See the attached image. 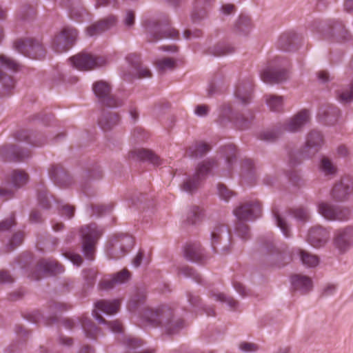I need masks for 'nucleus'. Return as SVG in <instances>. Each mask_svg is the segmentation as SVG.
<instances>
[{
    "label": "nucleus",
    "mask_w": 353,
    "mask_h": 353,
    "mask_svg": "<svg viewBox=\"0 0 353 353\" xmlns=\"http://www.w3.org/2000/svg\"><path fill=\"white\" fill-rule=\"evenodd\" d=\"M142 316L150 325L163 328L168 335L179 333L184 326L183 319L175 317L172 310L166 305H162L155 309L146 308Z\"/></svg>",
    "instance_id": "1"
},
{
    "label": "nucleus",
    "mask_w": 353,
    "mask_h": 353,
    "mask_svg": "<svg viewBox=\"0 0 353 353\" xmlns=\"http://www.w3.org/2000/svg\"><path fill=\"white\" fill-rule=\"evenodd\" d=\"M261 205L257 201L241 203L234 210V214L238 219L235 232L243 241H247L251 236L250 227L244 221L255 220L261 216Z\"/></svg>",
    "instance_id": "2"
},
{
    "label": "nucleus",
    "mask_w": 353,
    "mask_h": 353,
    "mask_svg": "<svg viewBox=\"0 0 353 353\" xmlns=\"http://www.w3.org/2000/svg\"><path fill=\"white\" fill-rule=\"evenodd\" d=\"M260 248L266 252V263L270 267L281 268L290 263L292 256L289 252L280 250L273 243L271 234L259 238Z\"/></svg>",
    "instance_id": "3"
},
{
    "label": "nucleus",
    "mask_w": 353,
    "mask_h": 353,
    "mask_svg": "<svg viewBox=\"0 0 353 353\" xmlns=\"http://www.w3.org/2000/svg\"><path fill=\"white\" fill-rule=\"evenodd\" d=\"M48 312L45 315L40 310H34L28 316V320L33 323H43L46 326H50L59 323V314L67 311L70 306L64 303L50 301L48 303Z\"/></svg>",
    "instance_id": "4"
},
{
    "label": "nucleus",
    "mask_w": 353,
    "mask_h": 353,
    "mask_svg": "<svg viewBox=\"0 0 353 353\" xmlns=\"http://www.w3.org/2000/svg\"><path fill=\"white\" fill-rule=\"evenodd\" d=\"M215 166H216V161L214 159H208L199 163L194 174L183 182L181 185V190L189 194H193Z\"/></svg>",
    "instance_id": "5"
},
{
    "label": "nucleus",
    "mask_w": 353,
    "mask_h": 353,
    "mask_svg": "<svg viewBox=\"0 0 353 353\" xmlns=\"http://www.w3.org/2000/svg\"><path fill=\"white\" fill-rule=\"evenodd\" d=\"M134 239L128 234H117L109 240L106 254L109 258L119 259L128 254L134 245Z\"/></svg>",
    "instance_id": "6"
},
{
    "label": "nucleus",
    "mask_w": 353,
    "mask_h": 353,
    "mask_svg": "<svg viewBox=\"0 0 353 353\" xmlns=\"http://www.w3.org/2000/svg\"><path fill=\"white\" fill-rule=\"evenodd\" d=\"M82 240V253L88 260L92 261L94 258L96 244L102 234V230L98 228L96 223H90L80 230Z\"/></svg>",
    "instance_id": "7"
},
{
    "label": "nucleus",
    "mask_w": 353,
    "mask_h": 353,
    "mask_svg": "<svg viewBox=\"0 0 353 353\" xmlns=\"http://www.w3.org/2000/svg\"><path fill=\"white\" fill-rule=\"evenodd\" d=\"M231 243L230 229L223 224H216L210 232V245L212 250L218 254H228Z\"/></svg>",
    "instance_id": "8"
},
{
    "label": "nucleus",
    "mask_w": 353,
    "mask_h": 353,
    "mask_svg": "<svg viewBox=\"0 0 353 353\" xmlns=\"http://www.w3.org/2000/svg\"><path fill=\"white\" fill-rule=\"evenodd\" d=\"M14 48L19 52L32 59L42 60L46 51L42 43L33 38L19 39L14 41Z\"/></svg>",
    "instance_id": "9"
},
{
    "label": "nucleus",
    "mask_w": 353,
    "mask_h": 353,
    "mask_svg": "<svg viewBox=\"0 0 353 353\" xmlns=\"http://www.w3.org/2000/svg\"><path fill=\"white\" fill-rule=\"evenodd\" d=\"M65 137L64 132H60L56 136L48 139L42 134L32 132L27 130H20L14 134V138L16 141L20 142H26L32 147H41L45 144H55Z\"/></svg>",
    "instance_id": "10"
},
{
    "label": "nucleus",
    "mask_w": 353,
    "mask_h": 353,
    "mask_svg": "<svg viewBox=\"0 0 353 353\" xmlns=\"http://www.w3.org/2000/svg\"><path fill=\"white\" fill-rule=\"evenodd\" d=\"M92 91L99 103L103 106L114 108L122 105L121 99L112 94L110 84L103 80L97 81L92 84Z\"/></svg>",
    "instance_id": "11"
},
{
    "label": "nucleus",
    "mask_w": 353,
    "mask_h": 353,
    "mask_svg": "<svg viewBox=\"0 0 353 353\" xmlns=\"http://www.w3.org/2000/svg\"><path fill=\"white\" fill-rule=\"evenodd\" d=\"M252 114L249 117H245L243 114L236 112L233 108L227 104L221 105L219 108V121L221 123L226 122H232L235 126L241 130H246L250 127Z\"/></svg>",
    "instance_id": "12"
},
{
    "label": "nucleus",
    "mask_w": 353,
    "mask_h": 353,
    "mask_svg": "<svg viewBox=\"0 0 353 353\" xmlns=\"http://www.w3.org/2000/svg\"><path fill=\"white\" fill-rule=\"evenodd\" d=\"M323 143L322 133L316 130H311L306 136L305 144L299 150V157L303 159H312L321 150Z\"/></svg>",
    "instance_id": "13"
},
{
    "label": "nucleus",
    "mask_w": 353,
    "mask_h": 353,
    "mask_svg": "<svg viewBox=\"0 0 353 353\" xmlns=\"http://www.w3.org/2000/svg\"><path fill=\"white\" fill-rule=\"evenodd\" d=\"M318 212L328 221H344L349 219L350 210L347 208L321 201L317 204Z\"/></svg>",
    "instance_id": "14"
},
{
    "label": "nucleus",
    "mask_w": 353,
    "mask_h": 353,
    "mask_svg": "<svg viewBox=\"0 0 353 353\" xmlns=\"http://www.w3.org/2000/svg\"><path fill=\"white\" fill-rule=\"evenodd\" d=\"M62 323L68 330H72L76 326L79 325L85 336L92 340L97 339V335L100 332V329L95 323L90 319L85 316L77 319H64Z\"/></svg>",
    "instance_id": "15"
},
{
    "label": "nucleus",
    "mask_w": 353,
    "mask_h": 353,
    "mask_svg": "<svg viewBox=\"0 0 353 353\" xmlns=\"http://www.w3.org/2000/svg\"><path fill=\"white\" fill-rule=\"evenodd\" d=\"M77 38V31L70 27H66L57 35L52 41V48L57 52H63L69 50Z\"/></svg>",
    "instance_id": "16"
},
{
    "label": "nucleus",
    "mask_w": 353,
    "mask_h": 353,
    "mask_svg": "<svg viewBox=\"0 0 353 353\" xmlns=\"http://www.w3.org/2000/svg\"><path fill=\"white\" fill-rule=\"evenodd\" d=\"M70 61L72 66H103L110 63L107 56H95L84 52L70 57Z\"/></svg>",
    "instance_id": "17"
},
{
    "label": "nucleus",
    "mask_w": 353,
    "mask_h": 353,
    "mask_svg": "<svg viewBox=\"0 0 353 353\" xmlns=\"http://www.w3.org/2000/svg\"><path fill=\"white\" fill-rule=\"evenodd\" d=\"M333 245L340 254H345L353 246V228L345 227L335 231Z\"/></svg>",
    "instance_id": "18"
},
{
    "label": "nucleus",
    "mask_w": 353,
    "mask_h": 353,
    "mask_svg": "<svg viewBox=\"0 0 353 353\" xmlns=\"http://www.w3.org/2000/svg\"><path fill=\"white\" fill-rule=\"evenodd\" d=\"M30 157V151L16 144L0 146V159L3 161H22Z\"/></svg>",
    "instance_id": "19"
},
{
    "label": "nucleus",
    "mask_w": 353,
    "mask_h": 353,
    "mask_svg": "<svg viewBox=\"0 0 353 353\" xmlns=\"http://www.w3.org/2000/svg\"><path fill=\"white\" fill-rule=\"evenodd\" d=\"M353 194V177L343 176L336 182L331 191L332 198L336 201H343L348 199Z\"/></svg>",
    "instance_id": "20"
},
{
    "label": "nucleus",
    "mask_w": 353,
    "mask_h": 353,
    "mask_svg": "<svg viewBox=\"0 0 353 353\" xmlns=\"http://www.w3.org/2000/svg\"><path fill=\"white\" fill-rule=\"evenodd\" d=\"M253 83L250 78L239 81L236 85L234 95L239 104L247 106L253 97Z\"/></svg>",
    "instance_id": "21"
},
{
    "label": "nucleus",
    "mask_w": 353,
    "mask_h": 353,
    "mask_svg": "<svg viewBox=\"0 0 353 353\" xmlns=\"http://www.w3.org/2000/svg\"><path fill=\"white\" fill-rule=\"evenodd\" d=\"M329 239V230L321 225H314L308 230L307 241L315 248L324 247L328 242Z\"/></svg>",
    "instance_id": "22"
},
{
    "label": "nucleus",
    "mask_w": 353,
    "mask_h": 353,
    "mask_svg": "<svg viewBox=\"0 0 353 353\" xmlns=\"http://www.w3.org/2000/svg\"><path fill=\"white\" fill-rule=\"evenodd\" d=\"M261 79L268 84L280 83L288 78L286 68H264L260 72Z\"/></svg>",
    "instance_id": "23"
},
{
    "label": "nucleus",
    "mask_w": 353,
    "mask_h": 353,
    "mask_svg": "<svg viewBox=\"0 0 353 353\" xmlns=\"http://www.w3.org/2000/svg\"><path fill=\"white\" fill-rule=\"evenodd\" d=\"M128 159L134 161H147L154 165L162 164L163 160L152 150L139 148L131 150L128 153Z\"/></svg>",
    "instance_id": "24"
},
{
    "label": "nucleus",
    "mask_w": 353,
    "mask_h": 353,
    "mask_svg": "<svg viewBox=\"0 0 353 353\" xmlns=\"http://www.w3.org/2000/svg\"><path fill=\"white\" fill-rule=\"evenodd\" d=\"M52 181L59 187H68L73 183V179L60 164L52 165L49 170Z\"/></svg>",
    "instance_id": "25"
},
{
    "label": "nucleus",
    "mask_w": 353,
    "mask_h": 353,
    "mask_svg": "<svg viewBox=\"0 0 353 353\" xmlns=\"http://www.w3.org/2000/svg\"><path fill=\"white\" fill-rule=\"evenodd\" d=\"M19 68H0V83L3 92L0 93V97L8 96L14 89L15 80L13 74L18 72Z\"/></svg>",
    "instance_id": "26"
},
{
    "label": "nucleus",
    "mask_w": 353,
    "mask_h": 353,
    "mask_svg": "<svg viewBox=\"0 0 353 353\" xmlns=\"http://www.w3.org/2000/svg\"><path fill=\"white\" fill-rule=\"evenodd\" d=\"M340 115V109L336 106L329 104L319 108L317 117L323 124L332 125L336 123Z\"/></svg>",
    "instance_id": "27"
},
{
    "label": "nucleus",
    "mask_w": 353,
    "mask_h": 353,
    "mask_svg": "<svg viewBox=\"0 0 353 353\" xmlns=\"http://www.w3.org/2000/svg\"><path fill=\"white\" fill-rule=\"evenodd\" d=\"M131 273L128 269H123L112 274L110 279H103L99 283V287L102 290L112 289L115 285H121L127 283L131 279Z\"/></svg>",
    "instance_id": "28"
},
{
    "label": "nucleus",
    "mask_w": 353,
    "mask_h": 353,
    "mask_svg": "<svg viewBox=\"0 0 353 353\" xmlns=\"http://www.w3.org/2000/svg\"><path fill=\"white\" fill-rule=\"evenodd\" d=\"M116 23V17L108 16L88 26L86 29L87 34L93 37L101 34L114 26Z\"/></svg>",
    "instance_id": "29"
},
{
    "label": "nucleus",
    "mask_w": 353,
    "mask_h": 353,
    "mask_svg": "<svg viewBox=\"0 0 353 353\" xmlns=\"http://www.w3.org/2000/svg\"><path fill=\"white\" fill-rule=\"evenodd\" d=\"M292 290L300 294H305L312 290V281L307 276L294 274L290 278Z\"/></svg>",
    "instance_id": "30"
},
{
    "label": "nucleus",
    "mask_w": 353,
    "mask_h": 353,
    "mask_svg": "<svg viewBox=\"0 0 353 353\" xmlns=\"http://www.w3.org/2000/svg\"><path fill=\"white\" fill-rule=\"evenodd\" d=\"M183 254L187 261L192 263H202L205 258L203 249L198 242L187 244L184 247Z\"/></svg>",
    "instance_id": "31"
},
{
    "label": "nucleus",
    "mask_w": 353,
    "mask_h": 353,
    "mask_svg": "<svg viewBox=\"0 0 353 353\" xmlns=\"http://www.w3.org/2000/svg\"><path fill=\"white\" fill-rule=\"evenodd\" d=\"M121 76L123 81L132 82L135 79L152 77L149 68H122Z\"/></svg>",
    "instance_id": "32"
},
{
    "label": "nucleus",
    "mask_w": 353,
    "mask_h": 353,
    "mask_svg": "<svg viewBox=\"0 0 353 353\" xmlns=\"http://www.w3.org/2000/svg\"><path fill=\"white\" fill-rule=\"evenodd\" d=\"M309 120V111L303 109L295 114L288 122L283 125L284 130L290 132H295L301 128Z\"/></svg>",
    "instance_id": "33"
},
{
    "label": "nucleus",
    "mask_w": 353,
    "mask_h": 353,
    "mask_svg": "<svg viewBox=\"0 0 353 353\" xmlns=\"http://www.w3.org/2000/svg\"><path fill=\"white\" fill-rule=\"evenodd\" d=\"M119 121L120 117L118 113L110 110H103L98 124L103 131L108 132L119 125Z\"/></svg>",
    "instance_id": "34"
},
{
    "label": "nucleus",
    "mask_w": 353,
    "mask_h": 353,
    "mask_svg": "<svg viewBox=\"0 0 353 353\" xmlns=\"http://www.w3.org/2000/svg\"><path fill=\"white\" fill-rule=\"evenodd\" d=\"M37 268L43 273L52 276L61 274L64 272L63 266L54 259H41L37 264Z\"/></svg>",
    "instance_id": "35"
},
{
    "label": "nucleus",
    "mask_w": 353,
    "mask_h": 353,
    "mask_svg": "<svg viewBox=\"0 0 353 353\" xmlns=\"http://www.w3.org/2000/svg\"><path fill=\"white\" fill-rule=\"evenodd\" d=\"M301 37L294 32L283 34L279 39V46L283 50H296L301 42Z\"/></svg>",
    "instance_id": "36"
},
{
    "label": "nucleus",
    "mask_w": 353,
    "mask_h": 353,
    "mask_svg": "<svg viewBox=\"0 0 353 353\" xmlns=\"http://www.w3.org/2000/svg\"><path fill=\"white\" fill-rule=\"evenodd\" d=\"M252 28L251 19L248 16L241 15L234 25L233 31L239 36H248Z\"/></svg>",
    "instance_id": "37"
},
{
    "label": "nucleus",
    "mask_w": 353,
    "mask_h": 353,
    "mask_svg": "<svg viewBox=\"0 0 353 353\" xmlns=\"http://www.w3.org/2000/svg\"><path fill=\"white\" fill-rule=\"evenodd\" d=\"M39 205L45 210L51 208V199L43 182H39L35 187Z\"/></svg>",
    "instance_id": "38"
},
{
    "label": "nucleus",
    "mask_w": 353,
    "mask_h": 353,
    "mask_svg": "<svg viewBox=\"0 0 353 353\" xmlns=\"http://www.w3.org/2000/svg\"><path fill=\"white\" fill-rule=\"evenodd\" d=\"M94 305L97 310L107 314H114L119 310L120 302L117 299L112 301L101 300L97 301Z\"/></svg>",
    "instance_id": "39"
},
{
    "label": "nucleus",
    "mask_w": 353,
    "mask_h": 353,
    "mask_svg": "<svg viewBox=\"0 0 353 353\" xmlns=\"http://www.w3.org/2000/svg\"><path fill=\"white\" fill-rule=\"evenodd\" d=\"M112 210L113 205L111 203L103 205L91 204L86 208L87 214L90 216H95L97 218L111 214Z\"/></svg>",
    "instance_id": "40"
},
{
    "label": "nucleus",
    "mask_w": 353,
    "mask_h": 353,
    "mask_svg": "<svg viewBox=\"0 0 353 353\" xmlns=\"http://www.w3.org/2000/svg\"><path fill=\"white\" fill-rule=\"evenodd\" d=\"M211 150L210 144L204 141H196L188 148V153L192 158H201Z\"/></svg>",
    "instance_id": "41"
},
{
    "label": "nucleus",
    "mask_w": 353,
    "mask_h": 353,
    "mask_svg": "<svg viewBox=\"0 0 353 353\" xmlns=\"http://www.w3.org/2000/svg\"><path fill=\"white\" fill-rule=\"evenodd\" d=\"M297 254L301 263L307 268H314L319 263L320 260L318 256L305 250L298 249Z\"/></svg>",
    "instance_id": "42"
},
{
    "label": "nucleus",
    "mask_w": 353,
    "mask_h": 353,
    "mask_svg": "<svg viewBox=\"0 0 353 353\" xmlns=\"http://www.w3.org/2000/svg\"><path fill=\"white\" fill-rule=\"evenodd\" d=\"M272 213L274 219L276 226L281 230L283 236L285 238H289L291 236L290 225L287 223L285 219L283 217L276 207H273Z\"/></svg>",
    "instance_id": "43"
},
{
    "label": "nucleus",
    "mask_w": 353,
    "mask_h": 353,
    "mask_svg": "<svg viewBox=\"0 0 353 353\" xmlns=\"http://www.w3.org/2000/svg\"><path fill=\"white\" fill-rule=\"evenodd\" d=\"M221 153L225 159L228 169L230 170L237 159L236 146L234 144L225 145L221 148Z\"/></svg>",
    "instance_id": "44"
},
{
    "label": "nucleus",
    "mask_w": 353,
    "mask_h": 353,
    "mask_svg": "<svg viewBox=\"0 0 353 353\" xmlns=\"http://www.w3.org/2000/svg\"><path fill=\"white\" fill-rule=\"evenodd\" d=\"M214 0H196L192 18L194 21L199 20L206 16V8Z\"/></svg>",
    "instance_id": "45"
},
{
    "label": "nucleus",
    "mask_w": 353,
    "mask_h": 353,
    "mask_svg": "<svg viewBox=\"0 0 353 353\" xmlns=\"http://www.w3.org/2000/svg\"><path fill=\"white\" fill-rule=\"evenodd\" d=\"M92 315L94 318L101 324L105 325L107 328L113 333H121L122 326L120 322L117 320L115 321H106L96 310L92 311Z\"/></svg>",
    "instance_id": "46"
},
{
    "label": "nucleus",
    "mask_w": 353,
    "mask_h": 353,
    "mask_svg": "<svg viewBox=\"0 0 353 353\" xmlns=\"http://www.w3.org/2000/svg\"><path fill=\"white\" fill-rule=\"evenodd\" d=\"M178 274H182L185 278L191 279L198 284L205 285L201 274L193 268L188 265H183L178 268Z\"/></svg>",
    "instance_id": "47"
},
{
    "label": "nucleus",
    "mask_w": 353,
    "mask_h": 353,
    "mask_svg": "<svg viewBox=\"0 0 353 353\" xmlns=\"http://www.w3.org/2000/svg\"><path fill=\"white\" fill-rule=\"evenodd\" d=\"M288 213L301 223H305L310 219V210L305 207L299 206L298 208H290Z\"/></svg>",
    "instance_id": "48"
},
{
    "label": "nucleus",
    "mask_w": 353,
    "mask_h": 353,
    "mask_svg": "<svg viewBox=\"0 0 353 353\" xmlns=\"http://www.w3.org/2000/svg\"><path fill=\"white\" fill-rule=\"evenodd\" d=\"M242 176L252 182L255 179L254 164L252 159H245L241 164Z\"/></svg>",
    "instance_id": "49"
},
{
    "label": "nucleus",
    "mask_w": 353,
    "mask_h": 353,
    "mask_svg": "<svg viewBox=\"0 0 353 353\" xmlns=\"http://www.w3.org/2000/svg\"><path fill=\"white\" fill-rule=\"evenodd\" d=\"M103 176V171L98 163H93L86 168L85 177L88 181H99Z\"/></svg>",
    "instance_id": "50"
},
{
    "label": "nucleus",
    "mask_w": 353,
    "mask_h": 353,
    "mask_svg": "<svg viewBox=\"0 0 353 353\" xmlns=\"http://www.w3.org/2000/svg\"><path fill=\"white\" fill-rule=\"evenodd\" d=\"M336 98L340 103L344 104L350 103L353 101V78L348 84L347 89L337 91Z\"/></svg>",
    "instance_id": "51"
},
{
    "label": "nucleus",
    "mask_w": 353,
    "mask_h": 353,
    "mask_svg": "<svg viewBox=\"0 0 353 353\" xmlns=\"http://www.w3.org/2000/svg\"><path fill=\"white\" fill-rule=\"evenodd\" d=\"M283 97L276 95L265 96V102L268 107L272 112H279L283 108Z\"/></svg>",
    "instance_id": "52"
},
{
    "label": "nucleus",
    "mask_w": 353,
    "mask_h": 353,
    "mask_svg": "<svg viewBox=\"0 0 353 353\" xmlns=\"http://www.w3.org/2000/svg\"><path fill=\"white\" fill-rule=\"evenodd\" d=\"M161 32L155 34L154 39H151L152 41H155L161 39H176L179 38V32L178 30L171 27L160 28Z\"/></svg>",
    "instance_id": "53"
},
{
    "label": "nucleus",
    "mask_w": 353,
    "mask_h": 353,
    "mask_svg": "<svg viewBox=\"0 0 353 353\" xmlns=\"http://www.w3.org/2000/svg\"><path fill=\"white\" fill-rule=\"evenodd\" d=\"M210 53L215 57L225 56L234 52V48L226 43H217L209 49Z\"/></svg>",
    "instance_id": "54"
},
{
    "label": "nucleus",
    "mask_w": 353,
    "mask_h": 353,
    "mask_svg": "<svg viewBox=\"0 0 353 353\" xmlns=\"http://www.w3.org/2000/svg\"><path fill=\"white\" fill-rule=\"evenodd\" d=\"M12 185L15 188H20L28 181V174L20 170H14L11 175Z\"/></svg>",
    "instance_id": "55"
},
{
    "label": "nucleus",
    "mask_w": 353,
    "mask_h": 353,
    "mask_svg": "<svg viewBox=\"0 0 353 353\" xmlns=\"http://www.w3.org/2000/svg\"><path fill=\"white\" fill-rule=\"evenodd\" d=\"M82 275L84 279V288H85V290L92 288L96 282L97 271L93 268L83 269Z\"/></svg>",
    "instance_id": "56"
},
{
    "label": "nucleus",
    "mask_w": 353,
    "mask_h": 353,
    "mask_svg": "<svg viewBox=\"0 0 353 353\" xmlns=\"http://www.w3.org/2000/svg\"><path fill=\"white\" fill-rule=\"evenodd\" d=\"M319 169L325 175H334L336 173V168L331 159L323 156L320 159Z\"/></svg>",
    "instance_id": "57"
},
{
    "label": "nucleus",
    "mask_w": 353,
    "mask_h": 353,
    "mask_svg": "<svg viewBox=\"0 0 353 353\" xmlns=\"http://www.w3.org/2000/svg\"><path fill=\"white\" fill-rule=\"evenodd\" d=\"M223 75L221 73L218 72L210 80L208 88L207 89V97H212L214 94L217 93L216 85L223 81Z\"/></svg>",
    "instance_id": "58"
},
{
    "label": "nucleus",
    "mask_w": 353,
    "mask_h": 353,
    "mask_svg": "<svg viewBox=\"0 0 353 353\" xmlns=\"http://www.w3.org/2000/svg\"><path fill=\"white\" fill-rule=\"evenodd\" d=\"M203 215L199 207L192 206L188 214L187 221L189 224L195 225L201 221Z\"/></svg>",
    "instance_id": "59"
},
{
    "label": "nucleus",
    "mask_w": 353,
    "mask_h": 353,
    "mask_svg": "<svg viewBox=\"0 0 353 353\" xmlns=\"http://www.w3.org/2000/svg\"><path fill=\"white\" fill-rule=\"evenodd\" d=\"M54 119V115L52 114H44V113H38L34 114L29 117L28 121L31 123H41L44 125H48L50 123V122Z\"/></svg>",
    "instance_id": "60"
},
{
    "label": "nucleus",
    "mask_w": 353,
    "mask_h": 353,
    "mask_svg": "<svg viewBox=\"0 0 353 353\" xmlns=\"http://www.w3.org/2000/svg\"><path fill=\"white\" fill-rule=\"evenodd\" d=\"M23 241V234L21 232H15L6 245V251L11 252L19 246Z\"/></svg>",
    "instance_id": "61"
},
{
    "label": "nucleus",
    "mask_w": 353,
    "mask_h": 353,
    "mask_svg": "<svg viewBox=\"0 0 353 353\" xmlns=\"http://www.w3.org/2000/svg\"><path fill=\"white\" fill-rule=\"evenodd\" d=\"M213 296H215L216 301L226 303L232 310H235L239 305V302L233 297L228 296L223 293L214 294Z\"/></svg>",
    "instance_id": "62"
},
{
    "label": "nucleus",
    "mask_w": 353,
    "mask_h": 353,
    "mask_svg": "<svg viewBox=\"0 0 353 353\" xmlns=\"http://www.w3.org/2000/svg\"><path fill=\"white\" fill-rule=\"evenodd\" d=\"M280 136V131L278 130H272L261 132L259 134V139L268 142L272 143L276 141Z\"/></svg>",
    "instance_id": "63"
},
{
    "label": "nucleus",
    "mask_w": 353,
    "mask_h": 353,
    "mask_svg": "<svg viewBox=\"0 0 353 353\" xmlns=\"http://www.w3.org/2000/svg\"><path fill=\"white\" fill-rule=\"evenodd\" d=\"M218 195L221 199L228 201L230 199L235 196V192L228 188L223 183L217 184Z\"/></svg>",
    "instance_id": "64"
}]
</instances>
